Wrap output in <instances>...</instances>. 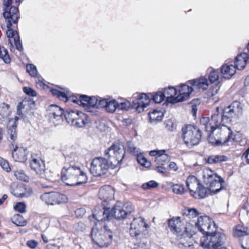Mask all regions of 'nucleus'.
I'll return each instance as SVG.
<instances>
[{"label":"nucleus","instance_id":"1","mask_svg":"<svg viewBox=\"0 0 249 249\" xmlns=\"http://www.w3.org/2000/svg\"><path fill=\"white\" fill-rule=\"evenodd\" d=\"M243 112V107L240 102L234 101L230 105L223 108L216 107L215 110L209 117H203L200 120L202 128L207 132L213 133L217 128L226 126L227 124L238 119Z\"/></svg>","mask_w":249,"mask_h":249},{"label":"nucleus","instance_id":"2","mask_svg":"<svg viewBox=\"0 0 249 249\" xmlns=\"http://www.w3.org/2000/svg\"><path fill=\"white\" fill-rule=\"evenodd\" d=\"M61 178L66 185L71 186L85 184L88 181V177L84 171L79 166L71 163L62 169Z\"/></svg>","mask_w":249,"mask_h":249},{"label":"nucleus","instance_id":"3","mask_svg":"<svg viewBox=\"0 0 249 249\" xmlns=\"http://www.w3.org/2000/svg\"><path fill=\"white\" fill-rule=\"evenodd\" d=\"M168 224L171 231L178 237L179 241L178 245L179 248L188 249L193 245L192 242L188 238L186 231V226H184L180 217L169 219L168 220Z\"/></svg>","mask_w":249,"mask_h":249},{"label":"nucleus","instance_id":"4","mask_svg":"<svg viewBox=\"0 0 249 249\" xmlns=\"http://www.w3.org/2000/svg\"><path fill=\"white\" fill-rule=\"evenodd\" d=\"M211 220L207 216H201L197 218V220H192L187 223L186 231L188 238L192 242V237L196 232V230L201 232L203 236H207L212 232Z\"/></svg>","mask_w":249,"mask_h":249},{"label":"nucleus","instance_id":"5","mask_svg":"<svg viewBox=\"0 0 249 249\" xmlns=\"http://www.w3.org/2000/svg\"><path fill=\"white\" fill-rule=\"evenodd\" d=\"M91 236L93 242L100 248H107L112 243L113 233L106 225L101 228L95 227L92 229Z\"/></svg>","mask_w":249,"mask_h":249},{"label":"nucleus","instance_id":"6","mask_svg":"<svg viewBox=\"0 0 249 249\" xmlns=\"http://www.w3.org/2000/svg\"><path fill=\"white\" fill-rule=\"evenodd\" d=\"M182 138L188 147H192L199 143L201 138V132L196 126L188 124L182 128Z\"/></svg>","mask_w":249,"mask_h":249},{"label":"nucleus","instance_id":"7","mask_svg":"<svg viewBox=\"0 0 249 249\" xmlns=\"http://www.w3.org/2000/svg\"><path fill=\"white\" fill-rule=\"evenodd\" d=\"M226 237L224 233L220 232H212L207 236H203L200 239L201 245L207 249L218 248L225 246Z\"/></svg>","mask_w":249,"mask_h":249},{"label":"nucleus","instance_id":"8","mask_svg":"<svg viewBox=\"0 0 249 249\" xmlns=\"http://www.w3.org/2000/svg\"><path fill=\"white\" fill-rule=\"evenodd\" d=\"M204 179L205 183L209 186L211 192L213 194L219 192L224 188L222 185L224 182V179L212 170L204 173Z\"/></svg>","mask_w":249,"mask_h":249},{"label":"nucleus","instance_id":"9","mask_svg":"<svg viewBox=\"0 0 249 249\" xmlns=\"http://www.w3.org/2000/svg\"><path fill=\"white\" fill-rule=\"evenodd\" d=\"M113 165L105 158L97 157L92 160L90 171L94 176L101 177L105 175Z\"/></svg>","mask_w":249,"mask_h":249},{"label":"nucleus","instance_id":"10","mask_svg":"<svg viewBox=\"0 0 249 249\" xmlns=\"http://www.w3.org/2000/svg\"><path fill=\"white\" fill-rule=\"evenodd\" d=\"M105 154L108 158L107 160L113 167H116L121 163L125 156V151L118 144H112L105 152Z\"/></svg>","mask_w":249,"mask_h":249},{"label":"nucleus","instance_id":"11","mask_svg":"<svg viewBox=\"0 0 249 249\" xmlns=\"http://www.w3.org/2000/svg\"><path fill=\"white\" fill-rule=\"evenodd\" d=\"M64 117L69 124L77 127H82L88 123V116L81 111L67 110Z\"/></svg>","mask_w":249,"mask_h":249},{"label":"nucleus","instance_id":"12","mask_svg":"<svg viewBox=\"0 0 249 249\" xmlns=\"http://www.w3.org/2000/svg\"><path fill=\"white\" fill-rule=\"evenodd\" d=\"M36 106L35 102L30 97L24 98L18 103L17 108V114L19 117L26 121L33 114V110Z\"/></svg>","mask_w":249,"mask_h":249},{"label":"nucleus","instance_id":"13","mask_svg":"<svg viewBox=\"0 0 249 249\" xmlns=\"http://www.w3.org/2000/svg\"><path fill=\"white\" fill-rule=\"evenodd\" d=\"M40 198L46 204L50 205H59L67 202L68 198L66 195L58 192L45 193L41 195Z\"/></svg>","mask_w":249,"mask_h":249},{"label":"nucleus","instance_id":"14","mask_svg":"<svg viewBox=\"0 0 249 249\" xmlns=\"http://www.w3.org/2000/svg\"><path fill=\"white\" fill-rule=\"evenodd\" d=\"M133 209L129 203L123 204L121 202L118 201L110 210L111 218L114 217L116 219H123L129 213H130Z\"/></svg>","mask_w":249,"mask_h":249},{"label":"nucleus","instance_id":"15","mask_svg":"<svg viewBox=\"0 0 249 249\" xmlns=\"http://www.w3.org/2000/svg\"><path fill=\"white\" fill-rule=\"evenodd\" d=\"M132 107L136 109L138 112L143 111L150 102V97L145 93H136L132 96Z\"/></svg>","mask_w":249,"mask_h":249},{"label":"nucleus","instance_id":"16","mask_svg":"<svg viewBox=\"0 0 249 249\" xmlns=\"http://www.w3.org/2000/svg\"><path fill=\"white\" fill-rule=\"evenodd\" d=\"M148 227L144 218L141 217L134 218L130 223V234L131 236L137 237L143 231H145Z\"/></svg>","mask_w":249,"mask_h":249},{"label":"nucleus","instance_id":"17","mask_svg":"<svg viewBox=\"0 0 249 249\" xmlns=\"http://www.w3.org/2000/svg\"><path fill=\"white\" fill-rule=\"evenodd\" d=\"M3 16L7 22V28H9L12 24H17L19 18V13L18 6H11L9 9L3 10Z\"/></svg>","mask_w":249,"mask_h":249},{"label":"nucleus","instance_id":"18","mask_svg":"<svg viewBox=\"0 0 249 249\" xmlns=\"http://www.w3.org/2000/svg\"><path fill=\"white\" fill-rule=\"evenodd\" d=\"M115 192L112 187L110 185L102 186L99 191V197L103 202H108L114 199Z\"/></svg>","mask_w":249,"mask_h":249},{"label":"nucleus","instance_id":"19","mask_svg":"<svg viewBox=\"0 0 249 249\" xmlns=\"http://www.w3.org/2000/svg\"><path fill=\"white\" fill-rule=\"evenodd\" d=\"M30 167L32 170L40 175L43 178H46L45 166L42 160L40 159L34 158L30 161Z\"/></svg>","mask_w":249,"mask_h":249},{"label":"nucleus","instance_id":"20","mask_svg":"<svg viewBox=\"0 0 249 249\" xmlns=\"http://www.w3.org/2000/svg\"><path fill=\"white\" fill-rule=\"evenodd\" d=\"M28 151L23 147H18L15 145L12 152V157L15 161L24 162L27 159Z\"/></svg>","mask_w":249,"mask_h":249},{"label":"nucleus","instance_id":"21","mask_svg":"<svg viewBox=\"0 0 249 249\" xmlns=\"http://www.w3.org/2000/svg\"><path fill=\"white\" fill-rule=\"evenodd\" d=\"M194 90V87L188 83V81L185 84H181L178 89V101L180 102L187 100Z\"/></svg>","mask_w":249,"mask_h":249},{"label":"nucleus","instance_id":"22","mask_svg":"<svg viewBox=\"0 0 249 249\" xmlns=\"http://www.w3.org/2000/svg\"><path fill=\"white\" fill-rule=\"evenodd\" d=\"M118 102L114 99L108 98L100 99L99 101L98 105L101 108H105L108 112H114L117 109Z\"/></svg>","mask_w":249,"mask_h":249},{"label":"nucleus","instance_id":"23","mask_svg":"<svg viewBox=\"0 0 249 249\" xmlns=\"http://www.w3.org/2000/svg\"><path fill=\"white\" fill-rule=\"evenodd\" d=\"M48 111L49 119L53 123H54V120H59L64 113V110L61 107L55 105L50 106Z\"/></svg>","mask_w":249,"mask_h":249},{"label":"nucleus","instance_id":"24","mask_svg":"<svg viewBox=\"0 0 249 249\" xmlns=\"http://www.w3.org/2000/svg\"><path fill=\"white\" fill-rule=\"evenodd\" d=\"M162 92L164 95V99L166 98L167 102L171 104L179 102L178 101V95L176 96L177 94L178 90L174 87L169 86L167 88L164 89V91Z\"/></svg>","mask_w":249,"mask_h":249},{"label":"nucleus","instance_id":"25","mask_svg":"<svg viewBox=\"0 0 249 249\" xmlns=\"http://www.w3.org/2000/svg\"><path fill=\"white\" fill-rule=\"evenodd\" d=\"M82 97H83V99L82 100H84L83 107H85L88 111H91V110H89L90 107L101 108V107H99L98 105V103L99 100L102 99V98L99 97L98 98L95 96L90 97L86 95Z\"/></svg>","mask_w":249,"mask_h":249},{"label":"nucleus","instance_id":"26","mask_svg":"<svg viewBox=\"0 0 249 249\" xmlns=\"http://www.w3.org/2000/svg\"><path fill=\"white\" fill-rule=\"evenodd\" d=\"M195 89L204 90L209 87V82L207 78L201 77L199 78L193 79L188 81Z\"/></svg>","mask_w":249,"mask_h":249},{"label":"nucleus","instance_id":"27","mask_svg":"<svg viewBox=\"0 0 249 249\" xmlns=\"http://www.w3.org/2000/svg\"><path fill=\"white\" fill-rule=\"evenodd\" d=\"M248 53H243L238 55L235 59V67L238 70L243 69L247 64L249 61V49L248 45H247Z\"/></svg>","mask_w":249,"mask_h":249},{"label":"nucleus","instance_id":"28","mask_svg":"<svg viewBox=\"0 0 249 249\" xmlns=\"http://www.w3.org/2000/svg\"><path fill=\"white\" fill-rule=\"evenodd\" d=\"M110 212L109 208L104 207L103 210L96 211L92 215L94 218L99 222L109 220L111 219L112 215Z\"/></svg>","mask_w":249,"mask_h":249},{"label":"nucleus","instance_id":"29","mask_svg":"<svg viewBox=\"0 0 249 249\" xmlns=\"http://www.w3.org/2000/svg\"><path fill=\"white\" fill-rule=\"evenodd\" d=\"M186 183L191 195L195 196V195H196V191L195 190L199 187V181L195 176H190L187 178Z\"/></svg>","mask_w":249,"mask_h":249},{"label":"nucleus","instance_id":"30","mask_svg":"<svg viewBox=\"0 0 249 249\" xmlns=\"http://www.w3.org/2000/svg\"><path fill=\"white\" fill-rule=\"evenodd\" d=\"M12 193L18 197H28L33 194V190L31 187L23 185L17 187Z\"/></svg>","mask_w":249,"mask_h":249},{"label":"nucleus","instance_id":"31","mask_svg":"<svg viewBox=\"0 0 249 249\" xmlns=\"http://www.w3.org/2000/svg\"><path fill=\"white\" fill-rule=\"evenodd\" d=\"M236 69L235 66L225 63L221 67V73L225 78L229 79L234 75Z\"/></svg>","mask_w":249,"mask_h":249},{"label":"nucleus","instance_id":"32","mask_svg":"<svg viewBox=\"0 0 249 249\" xmlns=\"http://www.w3.org/2000/svg\"><path fill=\"white\" fill-rule=\"evenodd\" d=\"M17 124L16 121H9L7 125V133L10 139L15 143L17 139Z\"/></svg>","mask_w":249,"mask_h":249},{"label":"nucleus","instance_id":"33","mask_svg":"<svg viewBox=\"0 0 249 249\" xmlns=\"http://www.w3.org/2000/svg\"><path fill=\"white\" fill-rule=\"evenodd\" d=\"M11 111L9 105L5 103L0 104V121H4L9 119Z\"/></svg>","mask_w":249,"mask_h":249},{"label":"nucleus","instance_id":"34","mask_svg":"<svg viewBox=\"0 0 249 249\" xmlns=\"http://www.w3.org/2000/svg\"><path fill=\"white\" fill-rule=\"evenodd\" d=\"M50 91L53 96L57 97L61 101L67 102L69 100L68 96L70 94L67 90H64V91H62L56 89H52Z\"/></svg>","mask_w":249,"mask_h":249},{"label":"nucleus","instance_id":"35","mask_svg":"<svg viewBox=\"0 0 249 249\" xmlns=\"http://www.w3.org/2000/svg\"><path fill=\"white\" fill-rule=\"evenodd\" d=\"M149 120L151 123H158L161 121L163 117V114L160 111L154 109L148 113Z\"/></svg>","mask_w":249,"mask_h":249},{"label":"nucleus","instance_id":"36","mask_svg":"<svg viewBox=\"0 0 249 249\" xmlns=\"http://www.w3.org/2000/svg\"><path fill=\"white\" fill-rule=\"evenodd\" d=\"M228 160V158L225 155H211L208 158L207 162L209 164H213L226 161Z\"/></svg>","mask_w":249,"mask_h":249},{"label":"nucleus","instance_id":"37","mask_svg":"<svg viewBox=\"0 0 249 249\" xmlns=\"http://www.w3.org/2000/svg\"><path fill=\"white\" fill-rule=\"evenodd\" d=\"M249 234V230L247 227L238 225L236 226L235 231H233L234 237H240L247 235Z\"/></svg>","mask_w":249,"mask_h":249},{"label":"nucleus","instance_id":"38","mask_svg":"<svg viewBox=\"0 0 249 249\" xmlns=\"http://www.w3.org/2000/svg\"><path fill=\"white\" fill-rule=\"evenodd\" d=\"M196 194H197V196H195L196 198H204L207 195L211 193V191L208 187H205L200 183L199 187L195 190Z\"/></svg>","mask_w":249,"mask_h":249},{"label":"nucleus","instance_id":"39","mask_svg":"<svg viewBox=\"0 0 249 249\" xmlns=\"http://www.w3.org/2000/svg\"><path fill=\"white\" fill-rule=\"evenodd\" d=\"M170 160V157L165 153H160V155L156 157L155 158V162L158 165H164Z\"/></svg>","mask_w":249,"mask_h":249},{"label":"nucleus","instance_id":"40","mask_svg":"<svg viewBox=\"0 0 249 249\" xmlns=\"http://www.w3.org/2000/svg\"><path fill=\"white\" fill-rule=\"evenodd\" d=\"M183 215H186L189 218H198L199 215V212L195 208H186L183 210Z\"/></svg>","mask_w":249,"mask_h":249},{"label":"nucleus","instance_id":"41","mask_svg":"<svg viewBox=\"0 0 249 249\" xmlns=\"http://www.w3.org/2000/svg\"><path fill=\"white\" fill-rule=\"evenodd\" d=\"M65 157L66 160L70 162V164H73V162L78 161L80 155L76 151H72L67 155Z\"/></svg>","mask_w":249,"mask_h":249},{"label":"nucleus","instance_id":"42","mask_svg":"<svg viewBox=\"0 0 249 249\" xmlns=\"http://www.w3.org/2000/svg\"><path fill=\"white\" fill-rule=\"evenodd\" d=\"M0 58L6 64H9L11 62L8 51L3 46H0Z\"/></svg>","mask_w":249,"mask_h":249},{"label":"nucleus","instance_id":"43","mask_svg":"<svg viewBox=\"0 0 249 249\" xmlns=\"http://www.w3.org/2000/svg\"><path fill=\"white\" fill-rule=\"evenodd\" d=\"M137 161L142 166L146 168H149L151 166V163L148 161L143 155L140 153L137 155Z\"/></svg>","mask_w":249,"mask_h":249},{"label":"nucleus","instance_id":"44","mask_svg":"<svg viewBox=\"0 0 249 249\" xmlns=\"http://www.w3.org/2000/svg\"><path fill=\"white\" fill-rule=\"evenodd\" d=\"M173 192L177 195H181L185 192V189L183 185L181 184H174L171 186Z\"/></svg>","mask_w":249,"mask_h":249},{"label":"nucleus","instance_id":"45","mask_svg":"<svg viewBox=\"0 0 249 249\" xmlns=\"http://www.w3.org/2000/svg\"><path fill=\"white\" fill-rule=\"evenodd\" d=\"M164 99V95L162 91H157L152 96V100L155 103H160Z\"/></svg>","mask_w":249,"mask_h":249},{"label":"nucleus","instance_id":"46","mask_svg":"<svg viewBox=\"0 0 249 249\" xmlns=\"http://www.w3.org/2000/svg\"><path fill=\"white\" fill-rule=\"evenodd\" d=\"M130 107H132V104L129 101L125 100L124 102L119 103L117 106V109L119 110H128Z\"/></svg>","mask_w":249,"mask_h":249},{"label":"nucleus","instance_id":"47","mask_svg":"<svg viewBox=\"0 0 249 249\" xmlns=\"http://www.w3.org/2000/svg\"><path fill=\"white\" fill-rule=\"evenodd\" d=\"M26 70L28 73L33 77L37 76V71L36 67L33 64H27L26 66Z\"/></svg>","mask_w":249,"mask_h":249},{"label":"nucleus","instance_id":"48","mask_svg":"<svg viewBox=\"0 0 249 249\" xmlns=\"http://www.w3.org/2000/svg\"><path fill=\"white\" fill-rule=\"evenodd\" d=\"M12 26H10L9 28H7V31H6L7 36L10 41H11V38H13V40L14 41L15 39H16V37H19L17 32L16 31L13 30Z\"/></svg>","mask_w":249,"mask_h":249},{"label":"nucleus","instance_id":"49","mask_svg":"<svg viewBox=\"0 0 249 249\" xmlns=\"http://www.w3.org/2000/svg\"><path fill=\"white\" fill-rule=\"evenodd\" d=\"M13 0H3V10L6 9H9L12 3ZM23 0H15V4L18 6L20 3H22Z\"/></svg>","mask_w":249,"mask_h":249},{"label":"nucleus","instance_id":"50","mask_svg":"<svg viewBox=\"0 0 249 249\" xmlns=\"http://www.w3.org/2000/svg\"><path fill=\"white\" fill-rule=\"evenodd\" d=\"M209 80L211 83L217 82L219 78L218 72L213 70L209 75Z\"/></svg>","mask_w":249,"mask_h":249},{"label":"nucleus","instance_id":"51","mask_svg":"<svg viewBox=\"0 0 249 249\" xmlns=\"http://www.w3.org/2000/svg\"><path fill=\"white\" fill-rule=\"evenodd\" d=\"M159 184L158 182L154 180H150L146 183H144L142 185V188L143 189H151L152 188H155L158 187Z\"/></svg>","mask_w":249,"mask_h":249},{"label":"nucleus","instance_id":"52","mask_svg":"<svg viewBox=\"0 0 249 249\" xmlns=\"http://www.w3.org/2000/svg\"><path fill=\"white\" fill-rule=\"evenodd\" d=\"M14 176L17 179L26 181L27 177L25 175L23 170L16 171L14 172Z\"/></svg>","mask_w":249,"mask_h":249},{"label":"nucleus","instance_id":"53","mask_svg":"<svg viewBox=\"0 0 249 249\" xmlns=\"http://www.w3.org/2000/svg\"><path fill=\"white\" fill-rule=\"evenodd\" d=\"M14 209L20 213H24L26 211V205L24 202H18L14 206Z\"/></svg>","mask_w":249,"mask_h":249},{"label":"nucleus","instance_id":"54","mask_svg":"<svg viewBox=\"0 0 249 249\" xmlns=\"http://www.w3.org/2000/svg\"><path fill=\"white\" fill-rule=\"evenodd\" d=\"M233 134L232 132H230L227 138L223 142H222L221 141L217 140L215 142V144L216 145H225L227 143H228L230 142H232L233 141L234 139L232 138Z\"/></svg>","mask_w":249,"mask_h":249},{"label":"nucleus","instance_id":"55","mask_svg":"<svg viewBox=\"0 0 249 249\" xmlns=\"http://www.w3.org/2000/svg\"><path fill=\"white\" fill-rule=\"evenodd\" d=\"M166 128L170 131H173L176 129L177 125L172 120H168L165 123Z\"/></svg>","mask_w":249,"mask_h":249},{"label":"nucleus","instance_id":"56","mask_svg":"<svg viewBox=\"0 0 249 249\" xmlns=\"http://www.w3.org/2000/svg\"><path fill=\"white\" fill-rule=\"evenodd\" d=\"M0 165L7 172L10 171V167L8 161L1 157H0Z\"/></svg>","mask_w":249,"mask_h":249},{"label":"nucleus","instance_id":"57","mask_svg":"<svg viewBox=\"0 0 249 249\" xmlns=\"http://www.w3.org/2000/svg\"><path fill=\"white\" fill-rule=\"evenodd\" d=\"M84 95H78V97L77 96H72L71 98V100L73 102V103H76L80 106H83V101L84 100H82V99H83V97H82V96H83Z\"/></svg>","mask_w":249,"mask_h":249},{"label":"nucleus","instance_id":"58","mask_svg":"<svg viewBox=\"0 0 249 249\" xmlns=\"http://www.w3.org/2000/svg\"><path fill=\"white\" fill-rule=\"evenodd\" d=\"M23 91L27 95L31 97H35L36 96V91L30 87H24Z\"/></svg>","mask_w":249,"mask_h":249},{"label":"nucleus","instance_id":"59","mask_svg":"<svg viewBox=\"0 0 249 249\" xmlns=\"http://www.w3.org/2000/svg\"><path fill=\"white\" fill-rule=\"evenodd\" d=\"M38 243L35 240H30L27 242V246L31 249H35Z\"/></svg>","mask_w":249,"mask_h":249},{"label":"nucleus","instance_id":"60","mask_svg":"<svg viewBox=\"0 0 249 249\" xmlns=\"http://www.w3.org/2000/svg\"><path fill=\"white\" fill-rule=\"evenodd\" d=\"M14 42L17 50H18L19 51H21L23 50V46L22 43L20 42L19 37H16V39H15Z\"/></svg>","mask_w":249,"mask_h":249},{"label":"nucleus","instance_id":"61","mask_svg":"<svg viewBox=\"0 0 249 249\" xmlns=\"http://www.w3.org/2000/svg\"><path fill=\"white\" fill-rule=\"evenodd\" d=\"M165 150H151L149 152V155L151 156H158V155H160V153H165Z\"/></svg>","mask_w":249,"mask_h":249},{"label":"nucleus","instance_id":"62","mask_svg":"<svg viewBox=\"0 0 249 249\" xmlns=\"http://www.w3.org/2000/svg\"><path fill=\"white\" fill-rule=\"evenodd\" d=\"M128 149L129 151L134 154L138 155V154L140 153V152L139 151V149L137 148L136 147L134 146L133 145H128Z\"/></svg>","mask_w":249,"mask_h":249},{"label":"nucleus","instance_id":"63","mask_svg":"<svg viewBox=\"0 0 249 249\" xmlns=\"http://www.w3.org/2000/svg\"><path fill=\"white\" fill-rule=\"evenodd\" d=\"M86 213L85 210L83 208H80L75 211V214L77 216H83Z\"/></svg>","mask_w":249,"mask_h":249},{"label":"nucleus","instance_id":"64","mask_svg":"<svg viewBox=\"0 0 249 249\" xmlns=\"http://www.w3.org/2000/svg\"><path fill=\"white\" fill-rule=\"evenodd\" d=\"M242 247L244 249H249V237L242 242Z\"/></svg>","mask_w":249,"mask_h":249}]
</instances>
